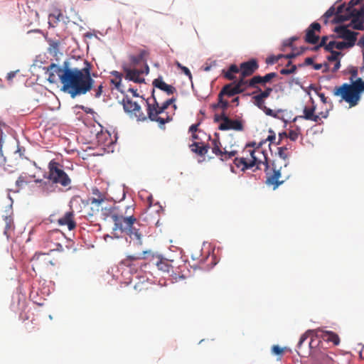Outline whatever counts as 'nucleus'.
<instances>
[{
  "mask_svg": "<svg viewBox=\"0 0 364 364\" xmlns=\"http://www.w3.org/2000/svg\"><path fill=\"white\" fill-rule=\"evenodd\" d=\"M84 65L81 69L72 68L70 63L65 61L62 67L52 63L44 69L50 83L56 82L58 77L62 84L61 90L75 98L90 92L94 85L95 81L91 75L92 65L87 60L84 62Z\"/></svg>",
  "mask_w": 364,
  "mask_h": 364,
  "instance_id": "f257e3e1",
  "label": "nucleus"
},
{
  "mask_svg": "<svg viewBox=\"0 0 364 364\" xmlns=\"http://www.w3.org/2000/svg\"><path fill=\"white\" fill-rule=\"evenodd\" d=\"M107 200L102 196L98 198H92L91 204L92 210L101 212L104 219L110 217L114 222L113 231L124 233L129 236V246L133 247L136 250H140L143 242V231L141 229V224L134 215L124 216L117 213L114 206H107Z\"/></svg>",
  "mask_w": 364,
  "mask_h": 364,
  "instance_id": "f03ea898",
  "label": "nucleus"
},
{
  "mask_svg": "<svg viewBox=\"0 0 364 364\" xmlns=\"http://www.w3.org/2000/svg\"><path fill=\"white\" fill-rule=\"evenodd\" d=\"M255 144V143L253 144H247L242 151L243 155L234 159L233 163L235 166L242 171H245L254 166H256L257 169H260L261 164L264 165L265 171H267L269 166L267 156L264 151L259 146L252 149Z\"/></svg>",
  "mask_w": 364,
  "mask_h": 364,
  "instance_id": "7ed1b4c3",
  "label": "nucleus"
},
{
  "mask_svg": "<svg viewBox=\"0 0 364 364\" xmlns=\"http://www.w3.org/2000/svg\"><path fill=\"white\" fill-rule=\"evenodd\" d=\"M363 92L364 81L361 78H358L353 83H343L341 86L335 87L333 95L340 96L350 107H355L358 104L361 93Z\"/></svg>",
  "mask_w": 364,
  "mask_h": 364,
  "instance_id": "20e7f679",
  "label": "nucleus"
},
{
  "mask_svg": "<svg viewBox=\"0 0 364 364\" xmlns=\"http://www.w3.org/2000/svg\"><path fill=\"white\" fill-rule=\"evenodd\" d=\"M151 96L154 101L152 104L150 103L149 100H146V110L148 117L150 120L158 122L159 127H163L166 123L170 122L171 118L167 114L166 117H161L159 114L164 113V112L168 107V106L176 101V99L172 97L169 100H167L161 105V106H159L154 97V90L152 92Z\"/></svg>",
  "mask_w": 364,
  "mask_h": 364,
  "instance_id": "39448f33",
  "label": "nucleus"
},
{
  "mask_svg": "<svg viewBox=\"0 0 364 364\" xmlns=\"http://www.w3.org/2000/svg\"><path fill=\"white\" fill-rule=\"evenodd\" d=\"M49 179L53 184H60L63 187L69 186L71 183V179L68 174L62 169L61 165L52 160L48 164Z\"/></svg>",
  "mask_w": 364,
  "mask_h": 364,
  "instance_id": "423d86ee",
  "label": "nucleus"
},
{
  "mask_svg": "<svg viewBox=\"0 0 364 364\" xmlns=\"http://www.w3.org/2000/svg\"><path fill=\"white\" fill-rule=\"evenodd\" d=\"M240 93H241V90H239L237 87H235L232 82L225 85L218 94V102L212 105L213 109H221L223 111H226L230 107L228 98L234 97Z\"/></svg>",
  "mask_w": 364,
  "mask_h": 364,
  "instance_id": "0eeeda50",
  "label": "nucleus"
},
{
  "mask_svg": "<svg viewBox=\"0 0 364 364\" xmlns=\"http://www.w3.org/2000/svg\"><path fill=\"white\" fill-rule=\"evenodd\" d=\"M151 254V250H142L134 255H128L120 262V265L127 267L132 274L136 273L146 264L139 263V260L146 258Z\"/></svg>",
  "mask_w": 364,
  "mask_h": 364,
  "instance_id": "6e6552de",
  "label": "nucleus"
},
{
  "mask_svg": "<svg viewBox=\"0 0 364 364\" xmlns=\"http://www.w3.org/2000/svg\"><path fill=\"white\" fill-rule=\"evenodd\" d=\"M124 109L126 112L129 113L132 116L135 117L139 121L146 119V116L142 112L140 106L135 102H133L128 97L124 98L122 100Z\"/></svg>",
  "mask_w": 364,
  "mask_h": 364,
  "instance_id": "1a4fd4ad",
  "label": "nucleus"
},
{
  "mask_svg": "<svg viewBox=\"0 0 364 364\" xmlns=\"http://www.w3.org/2000/svg\"><path fill=\"white\" fill-rule=\"evenodd\" d=\"M333 31L338 34V38L347 41L346 44H347L348 47L351 48L355 45L357 40L356 37L358 33L348 30V26H336L333 29Z\"/></svg>",
  "mask_w": 364,
  "mask_h": 364,
  "instance_id": "9d476101",
  "label": "nucleus"
},
{
  "mask_svg": "<svg viewBox=\"0 0 364 364\" xmlns=\"http://www.w3.org/2000/svg\"><path fill=\"white\" fill-rule=\"evenodd\" d=\"M273 171L272 173H267V177L266 183L268 186H272L273 189L275 190L280 185H282L287 179V176L283 177L281 173L280 169H277L274 163L272 164Z\"/></svg>",
  "mask_w": 364,
  "mask_h": 364,
  "instance_id": "9b49d317",
  "label": "nucleus"
},
{
  "mask_svg": "<svg viewBox=\"0 0 364 364\" xmlns=\"http://www.w3.org/2000/svg\"><path fill=\"white\" fill-rule=\"evenodd\" d=\"M321 25L317 22L312 23L306 30L304 41L307 43L315 45L319 41Z\"/></svg>",
  "mask_w": 364,
  "mask_h": 364,
  "instance_id": "f8f14e48",
  "label": "nucleus"
},
{
  "mask_svg": "<svg viewBox=\"0 0 364 364\" xmlns=\"http://www.w3.org/2000/svg\"><path fill=\"white\" fill-rule=\"evenodd\" d=\"M225 111H223V122L219 125V129L220 130H235L242 131L243 124L241 121L237 119H231L225 114Z\"/></svg>",
  "mask_w": 364,
  "mask_h": 364,
  "instance_id": "ddd939ff",
  "label": "nucleus"
},
{
  "mask_svg": "<svg viewBox=\"0 0 364 364\" xmlns=\"http://www.w3.org/2000/svg\"><path fill=\"white\" fill-rule=\"evenodd\" d=\"M212 152L218 156L221 161H226L233 156H235L237 154V151H228L224 149V151L221 149V143L218 139H213L212 141Z\"/></svg>",
  "mask_w": 364,
  "mask_h": 364,
  "instance_id": "4468645a",
  "label": "nucleus"
},
{
  "mask_svg": "<svg viewBox=\"0 0 364 364\" xmlns=\"http://www.w3.org/2000/svg\"><path fill=\"white\" fill-rule=\"evenodd\" d=\"M123 71L125 73V79L133 81L136 83H141L144 82V79L141 77V74L145 73V69H136L129 68L127 65H124L122 67Z\"/></svg>",
  "mask_w": 364,
  "mask_h": 364,
  "instance_id": "2eb2a0df",
  "label": "nucleus"
},
{
  "mask_svg": "<svg viewBox=\"0 0 364 364\" xmlns=\"http://www.w3.org/2000/svg\"><path fill=\"white\" fill-rule=\"evenodd\" d=\"M149 53L146 50L142 49L140 50L139 54L137 55H130L129 56V60L130 61V65L132 67H135L136 65L143 63L144 64L145 73L148 74L149 72V67L147 65V58Z\"/></svg>",
  "mask_w": 364,
  "mask_h": 364,
  "instance_id": "dca6fc26",
  "label": "nucleus"
},
{
  "mask_svg": "<svg viewBox=\"0 0 364 364\" xmlns=\"http://www.w3.org/2000/svg\"><path fill=\"white\" fill-rule=\"evenodd\" d=\"M315 109L316 107L314 105L311 107H305L303 111L304 115L301 117L318 123L321 118H326L328 117V111L325 112H321L318 114H316Z\"/></svg>",
  "mask_w": 364,
  "mask_h": 364,
  "instance_id": "f3484780",
  "label": "nucleus"
},
{
  "mask_svg": "<svg viewBox=\"0 0 364 364\" xmlns=\"http://www.w3.org/2000/svg\"><path fill=\"white\" fill-rule=\"evenodd\" d=\"M259 68L257 60L251 59L247 62L240 64V75L242 77H248L252 75Z\"/></svg>",
  "mask_w": 364,
  "mask_h": 364,
  "instance_id": "a211bd4d",
  "label": "nucleus"
},
{
  "mask_svg": "<svg viewBox=\"0 0 364 364\" xmlns=\"http://www.w3.org/2000/svg\"><path fill=\"white\" fill-rule=\"evenodd\" d=\"M57 223L60 226H68L69 230L75 229L76 223L74 219L73 210L66 212L63 216L57 220Z\"/></svg>",
  "mask_w": 364,
  "mask_h": 364,
  "instance_id": "6ab92c4d",
  "label": "nucleus"
},
{
  "mask_svg": "<svg viewBox=\"0 0 364 364\" xmlns=\"http://www.w3.org/2000/svg\"><path fill=\"white\" fill-rule=\"evenodd\" d=\"M277 76V74L276 73H269L266 74L264 76L255 75L250 80L249 86L251 87H257L256 86L257 84L264 85Z\"/></svg>",
  "mask_w": 364,
  "mask_h": 364,
  "instance_id": "aec40b11",
  "label": "nucleus"
},
{
  "mask_svg": "<svg viewBox=\"0 0 364 364\" xmlns=\"http://www.w3.org/2000/svg\"><path fill=\"white\" fill-rule=\"evenodd\" d=\"M35 183L38 184L39 191L44 196H48L55 191L54 184L49 179L48 181L36 179Z\"/></svg>",
  "mask_w": 364,
  "mask_h": 364,
  "instance_id": "412c9836",
  "label": "nucleus"
},
{
  "mask_svg": "<svg viewBox=\"0 0 364 364\" xmlns=\"http://www.w3.org/2000/svg\"><path fill=\"white\" fill-rule=\"evenodd\" d=\"M153 85L164 92L168 95H172L176 92V89L170 85L166 84L161 77H158L153 81Z\"/></svg>",
  "mask_w": 364,
  "mask_h": 364,
  "instance_id": "4be33fe9",
  "label": "nucleus"
},
{
  "mask_svg": "<svg viewBox=\"0 0 364 364\" xmlns=\"http://www.w3.org/2000/svg\"><path fill=\"white\" fill-rule=\"evenodd\" d=\"M191 151L197 154L199 156H205L209 149V146L204 144L202 142L194 141L190 145Z\"/></svg>",
  "mask_w": 364,
  "mask_h": 364,
  "instance_id": "5701e85b",
  "label": "nucleus"
},
{
  "mask_svg": "<svg viewBox=\"0 0 364 364\" xmlns=\"http://www.w3.org/2000/svg\"><path fill=\"white\" fill-rule=\"evenodd\" d=\"M31 261L33 263V265H36V266H38L41 262H44L46 264H50L53 266H54L55 264L50 259H49L48 254H46V253L36 254L33 257Z\"/></svg>",
  "mask_w": 364,
  "mask_h": 364,
  "instance_id": "b1692460",
  "label": "nucleus"
},
{
  "mask_svg": "<svg viewBox=\"0 0 364 364\" xmlns=\"http://www.w3.org/2000/svg\"><path fill=\"white\" fill-rule=\"evenodd\" d=\"M63 15L60 10H55L48 16V23L52 27H55L58 23L63 21Z\"/></svg>",
  "mask_w": 364,
  "mask_h": 364,
  "instance_id": "393cba45",
  "label": "nucleus"
},
{
  "mask_svg": "<svg viewBox=\"0 0 364 364\" xmlns=\"http://www.w3.org/2000/svg\"><path fill=\"white\" fill-rule=\"evenodd\" d=\"M321 337L327 342H331L335 346H338L340 343V338L336 333L330 331H322Z\"/></svg>",
  "mask_w": 364,
  "mask_h": 364,
  "instance_id": "a878e982",
  "label": "nucleus"
},
{
  "mask_svg": "<svg viewBox=\"0 0 364 364\" xmlns=\"http://www.w3.org/2000/svg\"><path fill=\"white\" fill-rule=\"evenodd\" d=\"M34 177L35 176H28L26 173H23L19 176L15 183L16 191H18L20 189L23 188L25 185L31 182L30 179Z\"/></svg>",
  "mask_w": 364,
  "mask_h": 364,
  "instance_id": "bb28decb",
  "label": "nucleus"
},
{
  "mask_svg": "<svg viewBox=\"0 0 364 364\" xmlns=\"http://www.w3.org/2000/svg\"><path fill=\"white\" fill-rule=\"evenodd\" d=\"M240 73V69L236 65H231L227 71L223 70L224 77L229 80H235V74Z\"/></svg>",
  "mask_w": 364,
  "mask_h": 364,
  "instance_id": "cd10ccee",
  "label": "nucleus"
},
{
  "mask_svg": "<svg viewBox=\"0 0 364 364\" xmlns=\"http://www.w3.org/2000/svg\"><path fill=\"white\" fill-rule=\"evenodd\" d=\"M97 142L103 146H109L112 144L110 134L108 132H101L97 135Z\"/></svg>",
  "mask_w": 364,
  "mask_h": 364,
  "instance_id": "c85d7f7f",
  "label": "nucleus"
},
{
  "mask_svg": "<svg viewBox=\"0 0 364 364\" xmlns=\"http://www.w3.org/2000/svg\"><path fill=\"white\" fill-rule=\"evenodd\" d=\"M246 77H242L240 75V78L237 80H235L232 82L235 87H237L239 90H241V93L243 92L247 87L249 86L250 80H245Z\"/></svg>",
  "mask_w": 364,
  "mask_h": 364,
  "instance_id": "c756f323",
  "label": "nucleus"
},
{
  "mask_svg": "<svg viewBox=\"0 0 364 364\" xmlns=\"http://www.w3.org/2000/svg\"><path fill=\"white\" fill-rule=\"evenodd\" d=\"M336 48L338 50H343L346 48H349L346 42H336V41H330L327 46H326V51H332L333 48Z\"/></svg>",
  "mask_w": 364,
  "mask_h": 364,
  "instance_id": "7c9ffc66",
  "label": "nucleus"
},
{
  "mask_svg": "<svg viewBox=\"0 0 364 364\" xmlns=\"http://www.w3.org/2000/svg\"><path fill=\"white\" fill-rule=\"evenodd\" d=\"M4 220L5 223L4 234L9 238L10 237L11 230L14 228L13 218L11 216H5Z\"/></svg>",
  "mask_w": 364,
  "mask_h": 364,
  "instance_id": "2f4dec72",
  "label": "nucleus"
},
{
  "mask_svg": "<svg viewBox=\"0 0 364 364\" xmlns=\"http://www.w3.org/2000/svg\"><path fill=\"white\" fill-rule=\"evenodd\" d=\"M348 13L350 15V18H354L360 21L362 20L364 22V4L362 5L361 8L359 10L355 9Z\"/></svg>",
  "mask_w": 364,
  "mask_h": 364,
  "instance_id": "473e14b6",
  "label": "nucleus"
},
{
  "mask_svg": "<svg viewBox=\"0 0 364 364\" xmlns=\"http://www.w3.org/2000/svg\"><path fill=\"white\" fill-rule=\"evenodd\" d=\"M158 269L164 272H169L172 269V267L169 264L166 260L161 259L156 263Z\"/></svg>",
  "mask_w": 364,
  "mask_h": 364,
  "instance_id": "72a5a7b5",
  "label": "nucleus"
},
{
  "mask_svg": "<svg viewBox=\"0 0 364 364\" xmlns=\"http://www.w3.org/2000/svg\"><path fill=\"white\" fill-rule=\"evenodd\" d=\"M350 23L348 26H351L353 29L363 31L364 30V22L357 18H350Z\"/></svg>",
  "mask_w": 364,
  "mask_h": 364,
  "instance_id": "f704fd0d",
  "label": "nucleus"
},
{
  "mask_svg": "<svg viewBox=\"0 0 364 364\" xmlns=\"http://www.w3.org/2000/svg\"><path fill=\"white\" fill-rule=\"evenodd\" d=\"M350 18L349 13L346 12V14H336V16H334L333 19L332 20L333 23H341L344 21H346Z\"/></svg>",
  "mask_w": 364,
  "mask_h": 364,
  "instance_id": "c9c22d12",
  "label": "nucleus"
},
{
  "mask_svg": "<svg viewBox=\"0 0 364 364\" xmlns=\"http://www.w3.org/2000/svg\"><path fill=\"white\" fill-rule=\"evenodd\" d=\"M2 142H3V131L0 128V168H4L6 164V156H4L2 151Z\"/></svg>",
  "mask_w": 364,
  "mask_h": 364,
  "instance_id": "e433bc0d",
  "label": "nucleus"
},
{
  "mask_svg": "<svg viewBox=\"0 0 364 364\" xmlns=\"http://www.w3.org/2000/svg\"><path fill=\"white\" fill-rule=\"evenodd\" d=\"M336 9H335L334 6H331L322 16L323 23L325 24H327L328 21V18L332 17L333 16H336Z\"/></svg>",
  "mask_w": 364,
  "mask_h": 364,
  "instance_id": "4c0bfd02",
  "label": "nucleus"
},
{
  "mask_svg": "<svg viewBox=\"0 0 364 364\" xmlns=\"http://www.w3.org/2000/svg\"><path fill=\"white\" fill-rule=\"evenodd\" d=\"M253 100H254L255 105L258 108H259L261 110H262L264 109V107H266L265 105H264V99H262L259 95H255L253 97Z\"/></svg>",
  "mask_w": 364,
  "mask_h": 364,
  "instance_id": "58836bf2",
  "label": "nucleus"
},
{
  "mask_svg": "<svg viewBox=\"0 0 364 364\" xmlns=\"http://www.w3.org/2000/svg\"><path fill=\"white\" fill-rule=\"evenodd\" d=\"M348 73L350 74V77L349 78L350 83H353V82H355L358 76V68L354 66H350L348 68Z\"/></svg>",
  "mask_w": 364,
  "mask_h": 364,
  "instance_id": "ea45409f",
  "label": "nucleus"
},
{
  "mask_svg": "<svg viewBox=\"0 0 364 364\" xmlns=\"http://www.w3.org/2000/svg\"><path fill=\"white\" fill-rule=\"evenodd\" d=\"M283 56H284V55L282 54L269 56L266 59V63L268 65H273L277 63L280 58H283Z\"/></svg>",
  "mask_w": 364,
  "mask_h": 364,
  "instance_id": "a19ab883",
  "label": "nucleus"
},
{
  "mask_svg": "<svg viewBox=\"0 0 364 364\" xmlns=\"http://www.w3.org/2000/svg\"><path fill=\"white\" fill-rule=\"evenodd\" d=\"M299 131L298 130H289L288 134L283 133L284 136L289 138L291 141H296L299 137Z\"/></svg>",
  "mask_w": 364,
  "mask_h": 364,
  "instance_id": "79ce46f5",
  "label": "nucleus"
},
{
  "mask_svg": "<svg viewBox=\"0 0 364 364\" xmlns=\"http://www.w3.org/2000/svg\"><path fill=\"white\" fill-rule=\"evenodd\" d=\"M313 333L312 331H307L306 333H304L303 335H301L299 341L298 343L297 347L298 348H301L302 344L308 338V337Z\"/></svg>",
  "mask_w": 364,
  "mask_h": 364,
  "instance_id": "37998d69",
  "label": "nucleus"
},
{
  "mask_svg": "<svg viewBox=\"0 0 364 364\" xmlns=\"http://www.w3.org/2000/svg\"><path fill=\"white\" fill-rule=\"evenodd\" d=\"M329 52L331 53V55L328 56V58H327L328 61L333 62V61L340 60L338 59V56L341 54V52L335 51V50H332V51H329Z\"/></svg>",
  "mask_w": 364,
  "mask_h": 364,
  "instance_id": "c03bdc74",
  "label": "nucleus"
},
{
  "mask_svg": "<svg viewBox=\"0 0 364 364\" xmlns=\"http://www.w3.org/2000/svg\"><path fill=\"white\" fill-rule=\"evenodd\" d=\"M278 155L280 158L286 160L288 158L287 148L285 146H281L278 148Z\"/></svg>",
  "mask_w": 364,
  "mask_h": 364,
  "instance_id": "a18cd8bd",
  "label": "nucleus"
},
{
  "mask_svg": "<svg viewBox=\"0 0 364 364\" xmlns=\"http://www.w3.org/2000/svg\"><path fill=\"white\" fill-rule=\"evenodd\" d=\"M272 90H273L271 87H267L264 91H262V90L260 88H259V91L260 92V93L258 94L257 95H259L262 99H265L270 95Z\"/></svg>",
  "mask_w": 364,
  "mask_h": 364,
  "instance_id": "49530a36",
  "label": "nucleus"
},
{
  "mask_svg": "<svg viewBox=\"0 0 364 364\" xmlns=\"http://www.w3.org/2000/svg\"><path fill=\"white\" fill-rule=\"evenodd\" d=\"M305 50H306L305 48L301 47V50L299 52V51L298 52H292L289 54L284 55V56H283V58H285L287 59L294 58L296 57L297 55L303 53L305 51Z\"/></svg>",
  "mask_w": 364,
  "mask_h": 364,
  "instance_id": "de8ad7c7",
  "label": "nucleus"
},
{
  "mask_svg": "<svg viewBox=\"0 0 364 364\" xmlns=\"http://www.w3.org/2000/svg\"><path fill=\"white\" fill-rule=\"evenodd\" d=\"M296 70V65H291V67L290 68H283L280 70V73L282 75H289V74H291V73H294Z\"/></svg>",
  "mask_w": 364,
  "mask_h": 364,
  "instance_id": "09e8293b",
  "label": "nucleus"
},
{
  "mask_svg": "<svg viewBox=\"0 0 364 364\" xmlns=\"http://www.w3.org/2000/svg\"><path fill=\"white\" fill-rule=\"evenodd\" d=\"M358 4H359V1L350 0L348 4V6L346 8V11L350 12V11L355 9L354 6Z\"/></svg>",
  "mask_w": 364,
  "mask_h": 364,
  "instance_id": "8fccbe9b",
  "label": "nucleus"
},
{
  "mask_svg": "<svg viewBox=\"0 0 364 364\" xmlns=\"http://www.w3.org/2000/svg\"><path fill=\"white\" fill-rule=\"evenodd\" d=\"M103 88H104V86H103V83H100L97 87L95 90V97L96 98H99L101 97L102 92H103Z\"/></svg>",
  "mask_w": 364,
  "mask_h": 364,
  "instance_id": "3c124183",
  "label": "nucleus"
},
{
  "mask_svg": "<svg viewBox=\"0 0 364 364\" xmlns=\"http://www.w3.org/2000/svg\"><path fill=\"white\" fill-rule=\"evenodd\" d=\"M314 70H318L324 67L323 72H327L328 70V63H324L323 65L321 63H316L313 65Z\"/></svg>",
  "mask_w": 364,
  "mask_h": 364,
  "instance_id": "603ef678",
  "label": "nucleus"
},
{
  "mask_svg": "<svg viewBox=\"0 0 364 364\" xmlns=\"http://www.w3.org/2000/svg\"><path fill=\"white\" fill-rule=\"evenodd\" d=\"M262 111L268 116L277 117V113L275 112H274L272 109H271L270 108L265 107H264Z\"/></svg>",
  "mask_w": 364,
  "mask_h": 364,
  "instance_id": "864d4df0",
  "label": "nucleus"
},
{
  "mask_svg": "<svg viewBox=\"0 0 364 364\" xmlns=\"http://www.w3.org/2000/svg\"><path fill=\"white\" fill-rule=\"evenodd\" d=\"M272 350L273 353H274L275 355H281L284 352L283 348H282L279 346H274Z\"/></svg>",
  "mask_w": 364,
  "mask_h": 364,
  "instance_id": "5fc2aeb1",
  "label": "nucleus"
},
{
  "mask_svg": "<svg viewBox=\"0 0 364 364\" xmlns=\"http://www.w3.org/2000/svg\"><path fill=\"white\" fill-rule=\"evenodd\" d=\"M121 82L122 79L114 78L111 80V83L113 84L118 90H120Z\"/></svg>",
  "mask_w": 364,
  "mask_h": 364,
  "instance_id": "6e6d98bb",
  "label": "nucleus"
},
{
  "mask_svg": "<svg viewBox=\"0 0 364 364\" xmlns=\"http://www.w3.org/2000/svg\"><path fill=\"white\" fill-rule=\"evenodd\" d=\"M328 37L326 36H324L321 38V41L319 43V44L318 45V47H323L324 49L326 50V46H327V41H328Z\"/></svg>",
  "mask_w": 364,
  "mask_h": 364,
  "instance_id": "4d7b16f0",
  "label": "nucleus"
},
{
  "mask_svg": "<svg viewBox=\"0 0 364 364\" xmlns=\"http://www.w3.org/2000/svg\"><path fill=\"white\" fill-rule=\"evenodd\" d=\"M198 126L199 124H192L189 128V132H191L192 134L196 133L197 132H200V131L198 130Z\"/></svg>",
  "mask_w": 364,
  "mask_h": 364,
  "instance_id": "13d9d810",
  "label": "nucleus"
},
{
  "mask_svg": "<svg viewBox=\"0 0 364 364\" xmlns=\"http://www.w3.org/2000/svg\"><path fill=\"white\" fill-rule=\"evenodd\" d=\"M182 72L186 75H187L190 79L192 78V75H191V73L190 71V70L187 68V67H182L181 69Z\"/></svg>",
  "mask_w": 364,
  "mask_h": 364,
  "instance_id": "bf43d9fd",
  "label": "nucleus"
},
{
  "mask_svg": "<svg viewBox=\"0 0 364 364\" xmlns=\"http://www.w3.org/2000/svg\"><path fill=\"white\" fill-rule=\"evenodd\" d=\"M346 5L345 4H342L341 5H339L337 8V9H336V14H342L343 12V11L345 10L346 11Z\"/></svg>",
  "mask_w": 364,
  "mask_h": 364,
  "instance_id": "052dcab7",
  "label": "nucleus"
},
{
  "mask_svg": "<svg viewBox=\"0 0 364 364\" xmlns=\"http://www.w3.org/2000/svg\"><path fill=\"white\" fill-rule=\"evenodd\" d=\"M298 39L297 37H291L287 42L284 43L285 46H291L293 43Z\"/></svg>",
  "mask_w": 364,
  "mask_h": 364,
  "instance_id": "680f3d73",
  "label": "nucleus"
},
{
  "mask_svg": "<svg viewBox=\"0 0 364 364\" xmlns=\"http://www.w3.org/2000/svg\"><path fill=\"white\" fill-rule=\"evenodd\" d=\"M335 65L333 66V68H332L331 71L333 73H336L341 67V63H340V60H337V61H335Z\"/></svg>",
  "mask_w": 364,
  "mask_h": 364,
  "instance_id": "e2e57ef3",
  "label": "nucleus"
},
{
  "mask_svg": "<svg viewBox=\"0 0 364 364\" xmlns=\"http://www.w3.org/2000/svg\"><path fill=\"white\" fill-rule=\"evenodd\" d=\"M16 71H12V72L9 73L6 76V79L9 81H11L12 79L16 76Z\"/></svg>",
  "mask_w": 364,
  "mask_h": 364,
  "instance_id": "0e129e2a",
  "label": "nucleus"
},
{
  "mask_svg": "<svg viewBox=\"0 0 364 364\" xmlns=\"http://www.w3.org/2000/svg\"><path fill=\"white\" fill-rule=\"evenodd\" d=\"M304 64L306 65H314V59L312 58H306Z\"/></svg>",
  "mask_w": 364,
  "mask_h": 364,
  "instance_id": "69168bd1",
  "label": "nucleus"
},
{
  "mask_svg": "<svg viewBox=\"0 0 364 364\" xmlns=\"http://www.w3.org/2000/svg\"><path fill=\"white\" fill-rule=\"evenodd\" d=\"M318 97L323 103L326 104L327 102V97L323 93H319Z\"/></svg>",
  "mask_w": 364,
  "mask_h": 364,
  "instance_id": "338daca9",
  "label": "nucleus"
},
{
  "mask_svg": "<svg viewBox=\"0 0 364 364\" xmlns=\"http://www.w3.org/2000/svg\"><path fill=\"white\" fill-rule=\"evenodd\" d=\"M358 45L359 46H360L361 48H363V49L364 50V36H362L360 40L358 41Z\"/></svg>",
  "mask_w": 364,
  "mask_h": 364,
  "instance_id": "774afa93",
  "label": "nucleus"
}]
</instances>
